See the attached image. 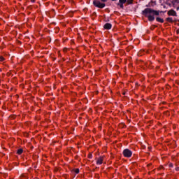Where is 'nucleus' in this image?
<instances>
[{
  "mask_svg": "<svg viewBox=\"0 0 179 179\" xmlns=\"http://www.w3.org/2000/svg\"><path fill=\"white\" fill-rule=\"evenodd\" d=\"M17 155H22L23 153V150L22 149H19L17 151Z\"/></svg>",
  "mask_w": 179,
  "mask_h": 179,
  "instance_id": "7",
  "label": "nucleus"
},
{
  "mask_svg": "<svg viewBox=\"0 0 179 179\" xmlns=\"http://www.w3.org/2000/svg\"><path fill=\"white\" fill-rule=\"evenodd\" d=\"M169 166H170V167H173V164H169Z\"/></svg>",
  "mask_w": 179,
  "mask_h": 179,
  "instance_id": "15",
  "label": "nucleus"
},
{
  "mask_svg": "<svg viewBox=\"0 0 179 179\" xmlns=\"http://www.w3.org/2000/svg\"><path fill=\"white\" fill-rule=\"evenodd\" d=\"M74 171L76 174H79V169H75Z\"/></svg>",
  "mask_w": 179,
  "mask_h": 179,
  "instance_id": "11",
  "label": "nucleus"
},
{
  "mask_svg": "<svg viewBox=\"0 0 179 179\" xmlns=\"http://www.w3.org/2000/svg\"><path fill=\"white\" fill-rule=\"evenodd\" d=\"M93 3L94 6H96V8H99L100 9H103L104 6H106V3H102L99 1L95 0L93 1Z\"/></svg>",
  "mask_w": 179,
  "mask_h": 179,
  "instance_id": "2",
  "label": "nucleus"
},
{
  "mask_svg": "<svg viewBox=\"0 0 179 179\" xmlns=\"http://www.w3.org/2000/svg\"><path fill=\"white\" fill-rule=\"evenodd\" d=\"M123 94L124 95V94H125V92H123Z\"/></svg>",
  "mask_w": 179,
  "mask_h": 179,
  "instance_id": "19",
  "label": "nucleus"
},
{
  "mask_svg": "<svg viewBox=\"0 0 179 179\" xmlns=\"http://www.w3.org/2000/svg\"><path fill=\"white\" fill-rule=\"evenodd\" d=\"M120 3H125L127 2V0H119Z\"/></svg>",
  "mask_w": 179,
  "mask_h": 179,
  "instance_id": "9",
  "label": "nucleus"
},
{
  "mask_svg": "<svg viewBox=\"0 0 179 179\" xmlns=\"http://www.w3.org/2000/svg\"><path fill=\"white\" fill-rule=\"evenodd\" d=\"M120 7L122 8H124V3H120Z\"/></svg>",
  "mask_w": 179,
  "mask_h": 179,
  "instance_id": "13",
  "label": "nucleus"
},
{
  "mask_svg": "<svg viewBox=\"0 0 179 179\" xmlns=\"http://www.w3.org/2000/svg\"><path fill=\"white\" fill-rule=\"evenodd\" d=\"M57 1H60V0H57Z\"/></svg>",
  "mask_w": 179,
  "mask_h": 179,
  "instance_id": "21",
  "label": "nucleus"
},
{
  "mask_svg": "<svg viewBox=\"0 0 179 179\" xmlns=\"http://www.w3.org/2000/svg\"><path fill=\"white\" fill-rule=\"evenodd\" d=\"M104 157H99L97 159H96V164H103V160Z\"/></svg>",
  "mask_w": 179,
  "mask_h": 179,
  "instance_id": "5",
  "label": "nucleus"
},
{
  "mask_svg": "<svg viewBox=\"0 0 179 179\" xmlns=\"http://www.w3.org/2000/svg\"><path fill=\"white\" fill-rule=\"evenodd\" d=\"M111 24L110 23H106L105 25H104V29H106L107 30H110V29H111Z\"/></svg>",
  "mask_w": 179,
  "mask_h": 179,
  "instance_id": "6",
  "label": "nucleus"
},
{
  "mask_svg": "<svg viewBox=\"0 0 179 179\" xmlns=\"http://www.w3.org/2000/svg\"><path fill=\"white\" fill-rule=\"evenodd\" d=\"M177 10H179V7H177Z\"/></svg>",
  "mask_w": 179,
  "mask_h": 179,
  "instance_id": "17",
  "label": "nucleus"
},
{
  "mask_svg": "<svg viewBox=\"0 0 179 179\" xmlns=\"http://www.w3.org/2000/svg\"><path fill=\"white\" fill-rule=\"evenodd\" d=\"M4 59H5V58H3V57H2V56L0 57V61L2 62V61H3Z\"/></svg>",
  "mask_w": 179,
  "mask_h": 179,
  "instance_id": "12",
  "label": "nucleus"
},
{
  "mask_svg": "<svg viewBox=\"0 0 179 179\" xmlns=\"http://www.w3.org/2000/svg\"><path fill=\"white\" fill-rule=\"evenodd\" d=\"M31 2H34V0H31Z\"/></svg>",
  "mask_w": 179,
  "mask_h": 179,
  "instance_id": "18",
  "label": "nucleus"
},
{
  "mask_svg": "<svg viewBox=\"0 0 179 179\" xmlns=\"http://www.w3.org/2000/svg\"><path fill=\"white\" fill-rule=\"evenodd\" d=\"M143 14L145 15V16L148 17L149 20L152 21V20H155V17L152 15H155L156 16H157L159 15V12L156 10H153L150 8H146L144 10Z\"/></svg>",
  "mask_w": 179,
  "mask_h": 179,
  "instance_id": "1",
  "label": "nucleus"
},
{
  "mask_svg": "<svg viewBox=\"0 0 179 179\" xmlns=\"http://www.w3.org/2000/svg\"><path fill=\"white\" fill-rule=\"evenodd\" d=\"M102 2H107V0H101Z\"/></svg>",
  "mask_w": 179,
  "mask_h": 179,
  "instance_id": "14",
  "label": "nucleus"
},
{
  "mask_svg": "<svg viewBox=\"0 0 179 179\" xmlns=\"http://www.w3.org/2000/svg\"><path fill=\"white\" fill-rule=\"evenodd\" d=\"M132 2H134V0H128V1H127L128 5L132 3Z\"/></svg>",
  "mask_w": 179,
  "mask_h": 179,
  "instance_id": "10",
  "label": "nucleus"
},
{
  "mask_svg": "<svg viewBox=\"0 0 179 179\" xmlns=\"http://www.w3.org/2000/svg\"><path fill=\"white\" fill-rule=\"evenodd\" d=\"M123 155L125 157H131L132 156V152L128 149L123 151Z\"/></svg>",
  "mask_w": 179,
  "mask_h": 179,
  "instance_id": "3",
  "label": "nucleus"
},
{
  "mask_svg": "<svg viewBox=\"0 0 179 179\" xmlns=\"http://www.w3.org/2000/svg\"><path fill=\"white\" fill-rule=\"evenodd\" d=\"M177 33H179V31H177Z\"/></svg>",
  "mask_w": 179,
  "mask_h": 179,
  "instance_id": "20",
  "label": "nucleus"
},
{
  "mask_svg": "<svg viewBox=\"0 0 179 179\" xmlns=\"http://www.w3.org/2000/svg\"><path fill=\"white\" fill-rule=\"evenodd\" d=\"M169 16H177V13L174 10H170L168 11Z\"/></svg>",
  "mask_w": 179,
  "mask_h": 179,
  "instance_id": "4",
  "label": "nucleus"
},
{
  "mask_svg": "<svg viewBox=\"0 0 179 179\" xmlns=\"http://www.w3.org/2000/svg\"><path fill=\"white\" fill-rule=\"evenodd\" d=\"M89 157H90V159L92 158V155H89Z\"/></svg>",
  "mask_w": 179,
  "mask_h": 179,
  "instance_id": "16",
  "label": "nucleus"
},
{
  "mask_svg": "<svg viewBox=\"0 0 179 179\" xmlns=\"http://www.w3.org/2000/svg\"><path fill=\"white\" fill-rule=\"evenodd\" d=\"M157 21L159 22L160 23H163V22H164V20L160 17H157Z\"/></svg>",
  "mask_w": 179,
  "mask_h": 179,
  "instance_id": "8",
  "label": "nucleus"
}]
</instances>
